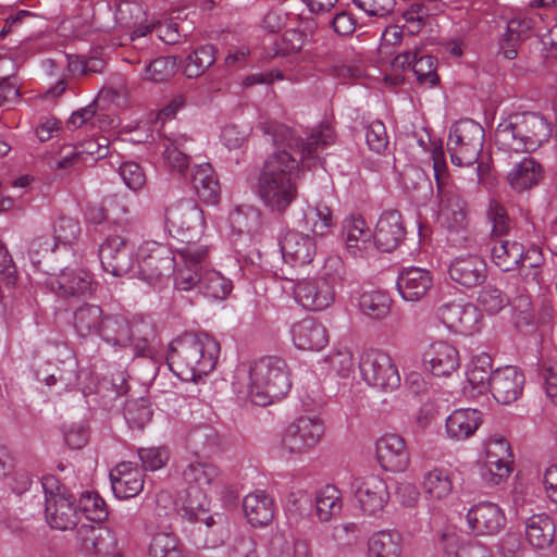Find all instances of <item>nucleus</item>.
<instances>
[{
	"label": "nucleus",
	"mask_w": 557,
	"mask_h": 557,
	"mask_svg": "<svg viewBox=\"0 0 557 557\" xmlns=\"http://www.w3.org/2000/svg\"><path fill=\"white\" fill-rule=\"evenodd\" d=\"M260 127L275 149L259 171L256 194L265 208L282 213L297 199L300 163L310 166L318 151L334 143V132L319 126L304 138L277 122L262 123Z\"/></svg>",
	"instance_id": "f257e3e1"
},
{
	"label": "nucleus",
	"mask_w": 557,
	"mask_h": 557,
	"mask_svg": "<svg viewBox=\"0 0 557 557\" xmlns=\"http://www.w3.org/2000/svg\"><path fill=\"white\" fill-rule=\"evenodd\" d=\"M181 475L185 486V500L180 508V515L191 523L203 524L205 529L200 525L198 531L206 535L194 540L196 547L215 548L221 541L209 535V531L215 525L214 517L209 513L210 494L224 485V474L212 462L196 459L182 467Z\"/></svg>",
	"instance_id": "f03ea898"
},
{
	"label": "nucleus",
	"mask_w": 557,
	"mask_h": 557,
	"mask_svg": "<svg viewBox=\"0 0 557 557\" xmlns=\"http://www.w3.org/2000/svg\"><path fill=\"white\" fill-rule=\"evenodd\" d=\"M182 264L174 276L175 288L183 292L197 289L205 297L213 300L225 299L233 290V283L209 264L210 246L188 242L177 252Z\"/></svg>",
	"instance_id": "7ed1b4c3"
},
{
	"label": "nucleus",
	"mask_w": 557,
	"mask_h": 557,
	"mask_svg": "<svg viewBox=\"0 0 557 557\" xmlns=\"http://www.w3.org/2000/svg\"><path fill=\"white\" fill-rule=\"evenodd\" d=\"M219 343L209 334H184L173 339L168 349V364L183 381H197L216 366Z\"/></svg>",
	"instance_id": "20e7f679"
},
{
	"label": "nucleus",
	"mask_w": 557,
	"mask_h": 557,
	"mask_svg": "<svg viewBox=\"0 0 557 557\" xmlns=\"http://www.w3.org/2000/svg\"><path fill=\"white\" fill-rule=\"evenodd\" d=\"M552 135L550 125L540 114L516 112L504 117L495 131V144L504 153L536 150Z\"/></svg>",
	"instance_id": "39448f33"
},
{
	"label": "nucleus",
	"mask_w": 557,
	"mask_h": 557,
	"mask_svg": "<svg viewBox=\"0 0 557 557\" xmlns=\"http://www.w3.org/2000/svg\"><path fill=\"white\" fill-rule=\"evenodd\" d=\"M247 394L252 404L267 406L282 399L292 388L289 369L280 357L264 356L248 370Z\"/></svg>",
	"instance_id": "423d86ee"
},
{
	"label": "nucleus",
	"mask_w": 557,
	"mask_h": 557,
	"mask_svg": "<svg viewBox=\"0 0 557 557\" xmlns=\"http://www.w3.org/2000/svg\"><path fill=\"white\" fill-rule=\"evenodd\" d=\"M45 496V517L48 524L55 530H70L78 523L79 510L75 498L53 474H46L40 480Z\"/></svg>",
	"instance_id": "0eeeda50"
},
{
	"label": "nucleus",
	"mask_w": 557,
	"mask_h": 557,
	"mask_svg": "<svg viewBox=\"0 0 557 557\" xmlns=\"http://www.w3.org/2000/svg\"><path fill=\"white\" fill-rule=\"evenodd\" d=\"M181 264L182 259L176 261L168 246L154 240H145L136 250L134 271L128 274L152 286L163 277H169L174 272L175 265L178 268Z\"/></svg>",
	"instance_id": "6e6552de"
},
{
	"label": "nucleus",
	"mask_w": 557,
	"mask_h": 557,
	"mask_svg": "<svg viewBox=\"0 0 557 557\" xmlns=\"http://www.w3.org/2000/svg\"><path fill=\"white\" fill-rule=\"evenodd\" d=\"M483 127L471 119H461L450 126L447 149L451 163L458 166L474 164L483 148Z\"/></svg>",
	"instance_id": "1a4fd4ad"
},
{
	"label": "nucleus",
	"mask_w": 557,
	"mask_h": 557,
	"mask_svg": "<svg viewBox=\"0 0 557 557\" xmlns=\"http://www.w3.org/2000/svg\"><path fill=\"white\" fill-rule=\"evenodd\" d=\"M324 434L323 422L315 417H300L282 434L278 448L283 456H301L312 450Z\"/></svg>",
	"instance_id": "9d476101"
},
{
	"label": "nucleus",
	"mask_w": 557,
	"mask_h": 557,
	"mask_svg": "<svg viewBox=\"0 0 557 557\" xmlns=\"http://www.w3.org/2000/svg\"><path fill=\"white\" fill-rule=\"evenodd\" d=\"M359 369L362 380L382 391H394L400 385V375L392 357L380 349L361 354Z\"/></svg>",
	"instance_id": "9b49d317"
},
{
	"label": "nucleus",
	"mask_w": 557,
	"mask_h": 557,
	"mask_svg": "<svg viewBox=\"0 0 557 557\" xmlns=\"http://www.w3.org/2000/svg\"><path fill=\"white\" fill-rule=\"evenodd\" d=\"M338 283L331 274L301 280L294 286V298L306 310L322 311L334 302Z\"/></svg>",
	"instance_id": "f8f14e48"
},
{
	"label": "nucleus",
	"mask_w": 557,
	"mask_h": 557,
	"mask_svg": "<svg viewBox=\"0 0 557 557\" xmlns=\"http://www.w3.org/2000/svg\"><path fill=\"white\" fill-rule=\"evenodd\" d=\"M513 456L509 443L502 436H491L484 443L481 476L488 485H498L512 471Z\"/></svg>",
	"instance_id": "ddd939ff"
},
{
	"label": "nucleus",
	"mask_w": 557,
	"mask_h": 557,
	"mask_svg": "<svg viewBox=\"0 0 557 557\" xmlns=\"http://www.w3.org/2000/svg\"><path fill=\"white\" fill-rule=\"evenodd\" d=\"M351 490L360 509L368 516L381 513L389 500L387 483L377 474L355 478Z\"/></svg>",
	"instance_id": "4468645a"
},
{
	"label": "nucleus",
	"mask_w": 557,
	"mask_h": 557,
	"mask_svg": "<svg viewBox=\"0 0 557 557\" xmlns=\"http://www.w3.org/2000/svg\"><path fill=\"white\" fill-rule=\"evenodd\" d=\"M342 238L347 255L354 259H368L375 251L373 231L359 214H351L343 221Z\"/></svg>",
	"instance_id": "2eb2a0df"
},
{
	"label": "nucleus",
	"mask_w": 557,
	"mask_h": 557,
	"mask_svg": "<svg viewBox=\"0 0 557 557\" xmlns=\"http://www.w3.org/2000/svg\"><path fill=\"white\" fill-rule=\"evenodd\" d=\"M375 458L383 471L399 473L410 465V453L405 438L395 433H387L375 442Z\"/></svg>",
	"instance_id": "dca6fc26"
},
{
	"label": "nucleus",
	"mask_w": 557,
	"mask_h": 557,
	"mask_svg": "<svg viewBox=\"0 0 557 557\" xmlns=\"http://www.w3.org/2000/svg\"><path fill=\"white\" fill-rule=\"evenodd\" d=\"M467 524L475 536H493L498 534L507 523L502 507L492 502L474 504L466 515Z\"/></svg>",
	"instance_id": "f3484780"
},
{
	"label": "nucleus",
	"mask_w": 557,
	"mask_h": 557,
	"mask_svg": "<svg viewBox=\"0 0 557 557\" xmlns=\"http://www.w3.org/2000/svg\"><path fill=\"white\" fill-rule=\"evenodd\" d=\"M437 314L443 324L454 333L472 335L480 330L481 313L471 302L445 304L438 308Z\"/></svg>",
	"instance_id": "a211bd4d"
},
{
	"label": "nucleus",
	"mask_w": 557,
	"mask_h": 557,
	"mask_svg": "<svg viewBox=\"0 0 557 557\" xmlns=\"http://www.w3.org/2000/svg\"><path fill=\"white\" fill-rule=\"evenodd\" d=\"M437 219L450 231L463 230L468 224L467 203L449 184L437 187Z\"/></svg>",
	"instance_id": "6ab92c4d"
},
{
	"label": "nucleus",
	"mask_w": 557,
	"mask_h": 557,
	"mask_svg": "<svg viewBox=\"0 0 557 557\" xmlns=\"http://www.w3.org/2000/svg\"><path fill=\"white\" fill-rule=\"evenodd\" d=\"M165 225L170 233L184 236L187 232L205 227L203 213L193 200L186 199L165 209Z\"/></svg>",
	"instance_id": "aec40b11"
},
{
	"label": "nucleus",
	"mask_w": 557,
	"mask_h": 557,
	"mask_svg": "<svg viewBox=\"0 0 557 557\" xmlns=\"http://www.w3.org/2000/svg\"><path fill=\"white\" fill-rule=\"evenodd\" d=\"M395 72H405L412 69L421 85L433 87L438 82L436 74V60L426 54H421L417 46L412 50L398 53L391 63Z\"/></svg>",
	"instance_id": "412c9836"
},
{
	"label": "nucleus",
	"mask_w": 557,
	"mask_h": 557,
	"mask_svg": "<svg viewBox=\"0 0 557 557\" xmlns=\"http://www.w3.org/2000/svg\"><path fill=\"white\" fill-rule=\"evenodd\" d=\"M424 369L434 376H450L460 366L457 348L448 342L437 341L431 343L423 351Z\"/></svg>",
	"instance_id": "4be33fe9"
},
{
	"label": "nucleus",
	"mask_w": 557,
	"mask_h": 557,
	"mask_svg": "<svg viewBox=\"0 0 557 557\" xmlns=\"http://www.w3.org/2000/svg\"><path fill=\"white\" fill-rule=\"evenodd\" d=\"M102 269L113 275L123 276L134 271V257L126 249V240L121 236H109L99 248Z\"/></svg>",
	"instance_id": "5701e85b"
},
{
	"label": "nucleus",
	"mask_w": 557,
	"mask_h": 557,
	"mask_svg": "<svg viewBox=\"0 0 557 557\" xmlns=\"http://www.w3.org/2000/svg\"><path fill=\"white\" fill-rule=\"evenodd\" d=\"M397 290L407 302L423 300L432 290L434 280L432 273L420 267L404 268L397 277Z\"/></svg>",
	"instance_id": "b1692460"
},
{
	"label": "nucleus",
	"mask_w": 557,
	"mask_h": 557,
	"mask_svg": "<svg viewBox=\"0 0 557 557\" xmlns=\"http://www.w3.org/2000/svg\"><path fill=\"white\" fill-rule=\"evenodd\" d=\"M524 381V374L518 368L507 366L492 373L490 391L497 403L508 405L521 396Z\"/></svg>",
	"instance_id": "393cba45"
},
{
	"label": "nucleus",
	"mask_w": 557,
	"mask_h": 557,
	"mask_svg": "<svg viewBox=\"0 0 557 557\" xmlns=\"http://www.w3.org/2000/svg\"><path fill=\"white\" fill-rule=\"evenodd\" d=\"M52 292L62 297L88 296L94 292L92 276L83 269H63L47 280Z\"/></svg>",
	"instance_id": "a878e982"
},
{
	"label": "nucleus",
	"mask_w": 557,
	"mask_h": 557,
	"mask_svg": "<svg viewBox=\"0 0 557 557\" xmlns=\"http://www.w3.org/2000/svg\"><path fill=\"white\" fill-rule=\"evenodd\" d=\"M406 230L401 215L396 210L383 212L375 225L373 240L375 250L391 252L404 240Z\"/></svg>",
	"instance_id": "bb28decb"
},
{
	"label": "nucleus",
	"mask_w": 557,
	"mask_h": 557,
	"mask_svg": "<svg viewBox=\"0 0 557 557\" xmlns=\"http://www.w3.org/2000/svg\"><path fill=\"white\" fill-rule=\"evenodd\" d=\"M280 249L284 261L293 267L310 263L317 253L314 239L297 231H287L282 235Z\"/></svg>",
	"instance_id": "cd10ccee"
},
{
	"label": "nucleus",
	"mask_w": 557,
	"mask_h": 557,
	"mask_svg": "<svg viewBox=\"0 0 557 557\" xmlns=\"http://www.w3.org/2000/svg\"><path fill=\"white\" fill-rule=\"evenodd\" d=\"M290 337L294 346L304 351H320L329 343L326 327L313 318L295 322L290 327Z\"/></svg>",
	"instance_id": "c85d7f7f"
},
{
	"label": "nucleus",
	"mask_w": 557,
	"mask_h": 557,
	"mask_svg": "<svg viewBox=\"0 0 557 557\" xmlns=\"http://www.w3.org/2000/svg\"><path fill=\"white\" fill-rule=\"evenodd\" d=\"M449 276L461 286L474 287L485 281L487 265L478 253L460 255L450 262Z\"/></svg>",
	"instance_id": "c756f323"
},
{
	"label": "nucleus",
	"mask_w": 557,
	"mask_h": 557,
	"mask_svg": "<svg viewBox=\"0 0 557 557\" xmlns=\"http://www.w3.org/2000/svg\"><path fill=\"white\" fill-rule=\"evenodd\" d=\"M111 487L119 499L133 498L144 488V474L132 462H121L110 472Z\"/></svg>",
	"instance_id": "7c9ffc66"
},
{
	"label": "nucleus",
	"mask_w": 557,
	"mask_h": 557,
	"mask_svg": "<svg viewBox=\"0 0 557 557\" xmlns=\"http://www.w3.org/2000/svg\"><path fill=\"white\" fill-rule=\"evenodd\" d=\"M482 421L478 409H455L445 420V435L450 441L463 442L475 434Z\"/></svg>",
	"instance_id": "2f4dec72"
},
{
	"label": "nucleus",
	"mask_w": 557,
	"mask_h": 557,
	"mask_svg": "<svg viewBox=\"0 0 557 557\" xmlns=\"http://www.w3.org/2000/svg\"><path fill=\"white\" fill-rule=\"evenodd\" d=\"M555 536V523L546 513L533 515L525 521V540L535 550H547Z\"/></svg>",
	"instance_id": "473e14b6"
},
{
	"label": "nucleus",
	"mask_w": 557,
	"mask_h": 557,
	"mask_svg": "<svg viewBox=\"0 0 557 557\" xmlns=\"http://www.w3.org/2000/svg\"><path fill=\"white\" fill-rule=\"evenodd\" d=\"M191 141L189 137L182 134L164 137L161 140L164 163L172 172L184 174L187 171L189 165L187 152L190 150Z\"/></svg>",
	"instance_id": "72a5a7b5"
},
{
	"label": "nucleus",
	"mask_w": 557,
	"mask_h": 557,
	"mask_svg": "<svg viewBox=\"0 0 557 557\" xmlns=\"http://www.w3.org/2000/svg\"><path fill=\"white\" fill-rule=\"evenodd\" d=\"M243 509L247 521L252 527L268 525L274 517V502L263 491H256L245 496Z\"/></svg>",
	"instance_id": "f704fd0d"
},
{
	"label": "nucleus",
	"mask_w": 557,
	"mask_h": 557,
	"mask_svg": "<svg viewBox=\"0 0 557 557\" xmlns=\"http://www.w3.org/2000/svg\"><path fill=\"white\" fill-rule=\"evenodd\" d=\"M440 545L447 557H494L490 548L480 542L462 543L460 535L453 529L441 533Z\"/></svg>",
	"instance_id": "c9c22d12"
},
{
	"label": "nucleus",
	"mask_w": 557,
	"mask_h": 557,
	"mask_svg": "<svg viewBox=\"0 0 557 557\" xmlns=\"http://www.w3.org/2000/svg\"><path fill=\"white\" fill-rule=\"evenodd\" d=\"M113 545L110 532L103 528L82 524L77 530V546L85 555L108 553Z\"/></svg>",
	"instance_id": "e433bc0d"
},
{
	"label": "nucleus",
	"mask_w": 557,
	"mask_h": 557,
	"mask_svg": "<svg viewBox=\"0 0 557 557\" xmlns=\"http://www.w3.org/2000/svg\"><path fill=\"white\" fill-rule=\"evenodd\" d=\"M421 486L429 499L447 500L454 491L451 472L443 467H433L423 473Z\"/></svg>",
	"instance_id": "4c0bfd02"
},
{
	"label": "nucleus",
	"mask_w": 557,
	"mask_h": 557,
	"mask_svg": "<svg viewBox=\"0 0 557 557\" xmlns=\"http://www.w3.org/2000/svg\"><path fill=\"white\" fill-rule=\"evenodd\" d=\"M392 306L391 295L382 289L363 290L358 298L360 312L372 321L385 320L391 314Z\"/></svg>",
	"instance_id": "58836bf2"
},
{
	"label": "nucleus",
	"mask_w": 557,
	"mask_h": 557,
	"mask_svg": "<svg viewBox=\"0 0 557 557\" xmlns=\"http://www.w3.org/2000/svg\"><path fill=\"white\" fill-rule=\"evenodd\" d=\"M492 361L490 356L481 355L472 358L467 369V385L463 391L470 397H476L490 388Z\"/></svg>",
	"instance_id": "ea45409f"
},
{
	"label": "nucleus",
	"mask_w": 557,
	"mask_h": 557,
	"mask_svg": "<svg viewBox=\"0 0 557 557\" xmlns=\"http://www.w3.org/2000/svg\"><path fill=\"white\" fill-rule=\"evenodd\" d=\"M522 244L503 237L491 239V260L503 271H511L519 265L522 256Z\"/></svg>",
	"instance_id": "a19ab883"
},
{
	"label": "nucleus",
	"mask_w": 557,
	"mask_h": 557,
	"mask_svg": "<svg viewBox=\"0 0 557 557\" xmlns=\"http://www.w3.org/2000/svg\"><path fill=\"white\" fill-rule=\"evenodd\" d=\"M544 262L542 250L539 247L531 246L524 248L522 246L521 261H519V276L523 282L522 290L529 292L540 287L541 284V265Z\"/></svg>",
	"instance_id": "79ce46f5"
},
{
	"label": "nucleus",
	"mask_w": 557,
	"mask_h": 557,
	"mask_svg": "<svg viewBox=\"0 0 557 557\" xmlns=\"http://www.w3.org/2000/svg\"><path fill=\"white\" fill-rule=\"evenodd\" d=\"M401 536L392 530L374 532L367 543V557H401Z\"/></svg>",
	"instance_id": "37998d69"
},
{
	"label": "nucleus",
	"mask_w": 557,
	"mask_h": 557,
	"mask_svg": "<svg viewBox=\"0 0 557 557\" xmlns=\"http://www.w3.org/2000/svg\"><path fill=\"white\" fill-rule=\"evenodd\" d=\"M535 20L525 16H516L507 23V30L499 40L500 49L506 59L512 60L517 57V46L533 28Z\"/></svg>",
	"instance_id": "c03bdc74"
},
{
	"label": "nucleus",
	"mask_w": 557,
	"mask_h": 557,
	"mask_svg": "<svg viewBox=\"0 0 557 557\" xmlns=\"http://www.w3.org/2000/svg\"><path fill=\"white\" fill-rule=\"evenodd\" d=\"M191 183L195 191L206 202L215 203L220 186L216 175L209 163H202L193 169Z\"/></svg>",
	"instance_id": "a18cd8bd"
},
{
	"label": "nucleus",
	"mask_w": 557,
	"mask_h": 557,
	"mask_svg": "<svg viewBox=\"0 0 557 557\" xmlns=\"http://www.w3.org/2000/svg\"><path fill=\"white\" fill-rule=\"evenodd\" d=\"M542 177L541 165L531 158H523L507 175L510 186L516 190H525L536 185Z\"/></svg>",
	"instance_id": "49530a36"
},
{
	"label": "nucleus",
	"mask_w": 557,
	"mask_h": 557,
	"mask_svg": "<svg viewBox=\"0 0 557 557\" xmlns=\"http://www.w3.org/2000/svg\"><path fill=\"white\" fill-rule=\"evenodd\" d=\"M98 335L108 344L124 347L131 343L129 323L120 315L103 317Z\"/></svg>",
	"instance_id": "de8ad7c7"
},
{
	"label": "nucleus",
	"mask_w": 557,
	"mask_h": 557,
	"mask_svg": "<svg viewBox=\"0 0 557 557\" xmlns=\"http://www.w3.org/2000/svg\"><path fill=\"white\" fill-rule=\"evenodd\" d=\"M342 508V493L334 485H325L317 493L315 515L321 522H329L339 516Z\"/></svg>",
	"instance_id": "09e8293b"
},
{
	"label": "nucleus",
	"mask_w": 557,
	"mask_h": 557,
	"mask_svg": "<svg viewBox=\"0 0 557 557\" xmlns=\"http://www.w3.org/2000/svg\"><path fill=\"white\" fill-rule=\"evenodd\" d=\"M103 319L102 309L96 305L85 304L74 312V327L82 337L98 335Z\"/></svg>",
	"instance_id": "8fccbe9b"
},
{
	"label": "nucleus",
	"mask_w": 557,
	"mask_h": 557,
	"mask_svg": "<svg viewBox=\"0 0 557 557\" xmlns=\"http://www.w3.org/2000/svg\"><path fill=\"white\" fill-rule=\"evenodd\" d=\"M148 553L151 557H182L178 539L166 529L151 535Z\"/></svg>",
	"instance_id": "3c124183"
},
{
	"label": "nucleus",
	"mask_w": 557,
	"mask_h": 557,
	"mask_svg": "<svg viewBox=\"0 0 557 557\" xmlns=\"http://www.w3.org/2000/svg\"><path fill=\"white\" fill-rule=\"evenodd\" d=\"M304 223L317 236H325L334 227L332 211L326 206L309 207L305 211Z\"/></svg>",
	"instance_id": "603ef678"
},
{
	"label": "nucleus",
	"mask_w": 557,
	"mask_h": 557,
	"mask_svg": "<svg viewBox=\"0 0 557 557\" xmlns=\"http://www.w3.org/2000/svg\"><path fill=\"white\" fill-rule=\"evenodd\" d=\"M215 61V48L212 45H205L190 53L184 64V73L187 77L200 76Z\"/></svg>",
	"instance_id": "864d4df0"
},
{
	"label": "nucleus",
	"mask_w": 557,
	"mask_h": 557,
	"mask_svg": "<svg viewBox=\"0 0 557 557\" xmlns=\"http://www.w3.org/2000/svg\"><path fill=\"white\" fill-rule=\"evenodd\" d=\"M509 305V298L499 288L487 285L484 286L478 295L476 305L478 311H483L488 315L499 313Z\"/></svg>",
	"instance_id": "5fc2aeb1"
},
{
	"label": "nucleus",
	"mask_w": 557,
	"mask_h": 557,
	"mask_svg": "<svg viewBox=\"0 0 557 557\" xmlns=\"http://www.w3.org/2000/svg\"><path fill=\"white\" fill-rule=\"evenodd\" d=\"M180 64L176 57H159L150 61L144 71V78L152 83H162L171 78Z\"/></svg>",
	"instance_id": "6e6d98bb"
},
{
	"label": "nucleus",
	"mask_w": 557,
	"mask_h": 557,
	"mask_svg": "<svg viewBox=\"0 0 557 557\" xmlns=\"http://www.w3.org/2000/svg\"><path fill=\"white\" fill-rule=\"evenodd\" d=\"M486 216L492 226V238L504 237L509 233L511 221L505 207L500 202L491 200L486 209Z\"/></svg>",
	"instance_id": "4d7b16f0"
},
{
	"label": "nucleus",
	"mask_w": 557,
	"mask_h": 557,
	"mask_svg": "<svg viewBox=\"0 0 557 557\" xmlns=\"http://www.w3.org/2000/svg\"><path fill=\"white\" fill-rule=\"evenodd\" d=\"M124 417L132 428H144L152 417V408L146 398L128 400L124 409Z\"/></svg>",
	"instance_id": "13d9d810"
},
{
	"label": "nucleus",
	"mask_w": 557,
	"mask_h": 557,
	"mask_svg": "<svg viewBox=\"0 0 557 557\" xmlns=\"http://www.w3.org/2000/svg\"><path fill=\"white\" fill-rule=\"evenodd\" d=\"M329 370L341 375L348 376L354 370V356L348 348L331 350L324 358Z\"/></svg>",
	"instance_id": "bf43d9fd"
},
{
	"label": "nucleus",
	"mask_w": 557,
	"mask_h": 557,
	"mask_svg": "<svg viewBox=\"0 0 557 557\" xmlns=\"http://www.w3.org/2000/svg\"><path fill=\"white\" fill-rule=\"evenodd\" d=\"M81 233L79 223L72 218H60L53 225L51 237L55 240V246H67L73 244Z\"/></svg>",
	"instance_id": "052dcab7"
},
{
	"label": "nucleus",
	"mask_w": 557,
	"mask_h": 557,
	"mask_svg": "<svg viewBox=\"0 0 557 557\" xmlns=\"http://www.w3.org/2000/svg\"><path fill=\"white\" fill-rule=\"evenodd\" d=\"M79 508L91 521H102L108 517L104 500L95 492L83 493L79 499Z\"/></svg>",
	"instance_id": "680f3d73"
},
{
	"label": "nucleus",
	"mask_w": 557,
	"mask_h": 557,
	"mask_svg": "<svg viewBox=\"0 0 557 557\" xmlns=\"http://www.w3.org/2000/svg\"><path fill=\"white\" fill-rule=\"evenodd\" d=\"M366 141L370 150L375 153H384L388 147V136L384 123L380 120L372 121L366 127Z\"/></svg>",
	"instance_id": "e2e57ef3"
},
{
	"label": "nucleus",
	"mask_w": 557,
	"mask_h": 557,
	"mask_svg": "<svg viewBox=\"0 0 557 557\" xmlns=\"http://www.w3.org/2000/svg\"><path fill=\"white\" fill-rule=\"evenodd\" d=\"M249 134L248 125L228 124L221 132V141L228 150L239 149L247 141Z\"/></svg>",
	"instance_id": "0e129e2a"
},
{
	"label": "nucleus",
	"mask_w": 557,
	"mask_h": 557,
	"mask_svg": "<svg viewBox=\"0 0 557 557\" xmlns=\"http://www.w3.org/2000/svg\"><path fill=\"white\" fill-rule=\"evenodd\" d=\"M138 456L145 470L157 471L166 465L170 453L165 447H150L140 448Z\"/></svg>",
	"instance_id": "69168bd1"
},
{
	"label": "nucleus",
	"mask_w": 557,
	"mask_h": 557,
	"mask_svg": "<svg viewBox=\"0 0 557 557\" xmlns=\"http://www.w3.org/2000/svg\"><path fill=\"white\" fill-rule=\"evenodd\" d=\"M119 173L124 184L134 191L141 189L146 184V174L136 162H123L120 165Z\"/></svg>",
	"instance_id": "338daca9"
},
{
	"label": "nucleus",
	"mask_w": 557,
	"mask_h": 557,
	"mask_svg": "<svg viewBox=\"0 0 557 557\" xmlns=\"http://www.w3.org/2000/svg\"><path fill=\"white\" fill-rule=\"evenodd\" d=\"M227 557H259L256 542L250 536L235 539L228 548Z\"/></svg>",
	"instance_id": "774afa93"
}]
</instances>
